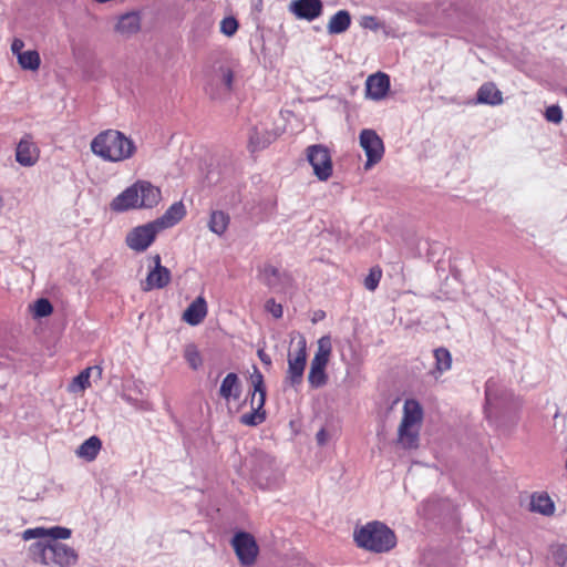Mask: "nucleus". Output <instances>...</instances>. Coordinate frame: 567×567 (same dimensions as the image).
<instances>
[{"instance_id":"obj_27","label":"nucleus","mask_w":567,"mask_h":567,"mask_svg":"<svg viewBox=\"0 0 567 567\" xmlns=\"http://www.w3.org/2000/svg\"><path fill=\"white\" fill-rule=\"evenodd\" d=\"M331 353V339L329 336H323L318 340V349L311 362L328 365Z\"/></svg>"},{"instance_id":"obj_15","label":"nucleus","mask_w":567,"mask_h":567,"mask_svg":"<svg viewBox=\"0 0 567 567\" xmlns=\"http://www.w3.org/2000/svg\"><path fill=\"white\" fill-rule=\"evenodd\" d=\"M186 216V207L182 200L172 204L165 213L157 219L155 224L159 230L171 228L178 224Z\"/></svg>"},{"instance_id":"obj_41","label":"nucleus","mask_w":567,"mask_h":567,"mask_svg":"<svg viewBox=\"0 0 567 567\" xmlns=\"http://www.w3.org/2000/svg\"><path fill=\"white\" fill-rule=\"evenodd\" d=\"M266 310L269 311L276 319H279L284 315L282 306L277 303L274 299H269L266 302Z\"/></svg>"},{"instance_id":"obj_17","label":"nucleus","mask_w":567,"mask_h":567,"mask_svg":"<svg viewBox=\"0 0 567 567\" xmlns=\"http://www.w3.org/2000/svg\"><path fill=\"white\" fill-rule=\"evenodd\" d=\"M423 420V410L421 404L412 399H409L404 402L403 405V416L401 420V425L405 426H417L421 427Z\"/></svg>"},{"instance_id":"obj_1","label":"nucleus","mask_w":567,"mask_h":567,"mask_svg":"<svg viewBox=\"0 0 567 567\" xmlns=\"http://www.w3.org/2000/svg\"><path fill=\"white\" fill-rule=\"evenodd\" d=\"M91 151L106 162L117 163L133 157L136 146L121 131L109 128L102 131L92 140Z\"/></svg>"},{"instance_id":"obj_36","label":"nucleus","mask_w":567,"mask_h":567,"mask_svg":"<svg viewBox=\"0 0 567 567\" xmlns=\"http://www.w3.org/2000/svg\"><path fill=\"white\" fill-rule=\"evenodd\" d=\"M52 312H53V307H52L51 302L45 298L38 299L33 305L34 317H38V318L48 317Z\"/></svg>"},{"instance_id":"obj_45","label":"nucleus","mask_w":567,"mask_h":567,"mask_svg":"<svg viewBox=\"0 0 567 567\" xmlns=\"http://www.w3.org/2000/svg\"><path fill=\"white\" fill-rule=\"evenodd\" d=\"M258 355L260 358V360L266 363V364H270L271 363V360L270 358L262 351V350H259L258 351Z\"/></svg>"},{"instance_id":"obj_44","label":"nucleus","mask_w":567,"mask_h":567,"mask_svg":"<svg viewBox=\"0 0 567 567\" xmlns=\"http://www.w3.org/2000/svg\"><path fill=\"white\" fill-rule=\"evenodd\" d=\"M316 437H317L318 444L323 445L326 443V441H327V433H326L324 429H321L317 433Z\"/></svg>"},{"instance_id":"obj_9","label":"nucleus","mask_w":567,"mask_h":567,"mask_svg":"<svg viewBox=\"0 0 567 567\" xmlns=\"http://www.w3.org/2000/svg\"><path fill=\"white\" fill-rule=\"evenodd\" d=\"M359 143L367 156V162L364 164L365 169H370L381 162L384 155V144L374 130H362L359 135Z\"/></svg>"},{"instance_id":"obj_16","label":"nucleus","mask_w":567,"mask_h":567,"mask_svg":"<svg viewBox=\"0 0 567 567\" xmlns=\"http://www.w3.org/2000/svg\"><path fill=\"white\" fill-rule=\"evenodd\" d=\"M207 302L203 296H198L184 311L182 319L190 326L199 324L207 316Z\"/></svg>"},{"instance_id":"obj_20","label":"nucleus","mask_w":567,"mask_h":567,"mask_svg":"<svg viewBox=\"0 0 567 567\" xmlns=\"http://www.w3.org/2000/svg\"><path fill=\"white\" fill-rule=\"evenodd\" d=\"M115 30L125 37L136 34L141 30V16L137 12H128L121 16Z\"/></svg>"},{"instance_id":"obj_8","label":"nucleus","mask_w":567,"mask_h":567,"mask_svg":"<svg viewBox=\"0 0 567 567\" xmlns=\"http://www.w3.org/2000/svg\"><path fill=\"white\" fill-rule=\"evenodd\" d=\"M307 159L319 181L326 182L332 176L333 165L329 150L321 145H310L306 150Z\"/></svg>"},{"instance_id":"obj_12","label":"nucleus","mask_w":567,"mask_h":567,"mask_svg":"<svg viewBox=\"0 0 567 567\" xmlns=\"http://www.w3.org/2000/svg\"><path fill=\"white\" fill-rule=\"evenodd\" d=\"M154 264L153 269L150 270L145 281L143 282V290L151 291L153 289H162L166 287L172 279L168 268L162 266V259L158 254L152 257Z\"/></svg>"},{"instance_id":"obj_32","label":"nucleus","mask_w":567,"mask_h":567,"mask_svg":"<svg viewBox=\"0 0 567 567\" xmlns=\"http://www.w3.org/2000/svg\"><path fill=\"white\" fill-rule=\"evenodd\" d=\"M435 368L440 373L451 369L452 355L446 348H437L434 350Z\"/></svg>"},{"instance_id":"obj_34","label":"nucleus","mask_w":567,"mask_h":567,"mask_svg":"<svg viewBox=\"0 0 567 567\" xmlns=\"http://www.w3.org/2000/svg\"><path fill=\"white\" fill-rule=\"evenodd\" d=\"M92 368L89 367L82 370L71 383L72 391H84L85 389L91 386L90 378H91Z\"/></svg>"},{"instance_id":"obj_21","label":"nucleus","mask_w":567,"mask_h":567,"mask_svg":"<svg viewBox=\"0 0 567 567\" xmlns=\"http://www.w3.org/2000/svg\"><path fill=\"white\" fill-rule=\"evenodd\" d=\"M476 100L480 104L498 105L503 102V95L493 82H486L478 89Z\"/></svg>"},{"instance_id":"obj_10","label":"nucleus","mask_w":567,"mask_h":567,"mask_svg":"<svg viewBox=\"0 0 567 567\" xmlns=\"http://www.w3.org/2000/svg\"><path fill=\"white\" fill-rule=\"evenodd\" d=\"M161 233L155 221L134 227L125 238V243L128 248L134 251H145L156 239V236Z\"/></svg>"},{"instance_id":"obj_37","label":"nucleus","mask_w":567,"mask_h":567,"mask_svg":"<svg viewBox=\"0 0 567 567\" xmlns=\"http://www.w3.org/2000/svg\"><path fill=\"white\" fill-rule=\"evenodd\" d=\"M45 537H50V540L54 542H59L60 539H68L71 537V529L61 526L47 528Z\"/></svg>"},{"instance_id":"obj_14","label":"nucleus","mask_w":567,"mask_h":567,"mask_svg":"<svg viewBox=\"0 0 567 567\" xmlns=\"http://www.w3.org/2000/svg\"><path fill=\"white\" fill-rule=\"evenodd\" d=\"M365 86L367 95L374 101H380L390 90V76L383 72L372 74L368 76Z\"/></svg>"},{"instance_id":"obj_31","label":"nucleus","mask_w":567,"mask_h":567,"mask_svg":"<svg viewBox=\"0 0 567 567\" xmlns=\"http://www.w3.org/2000/svg\"><path fill=\"white\" fill-rule=\"evenodd\" d=\"M228 225L229 216L226 213L221 210H214L210 214V219L208 223L210 231L220 236L227 230Z\"/></svg>"},{"instance_id":"obj_18","label":"nucleus","mask_w":567,"mask_h":567,"mask_svg":"<svg viewBox=\"0 0 567 567\" xmlns=\"http://www.w3.org/2000/svg\"><path fill=\"white\" fill-rule=\"evenodd\" d=\"M276 137L277 135L268 130L254 127L249 134L248 150L251 153L265 150L276 140Z\"/></svg>"},{"instance_id":"obj_30","label":"nucleus","mask_w":567,"mask_h":567,"mask_svg":"<svg viewBox=\"0 0 567 567\" xmlns=\"http://www.w3.org/2000/svg\"><path fill=\"white\" fill-rule=\"evenodd\" d=\"M258 278L269 288L276 287L280 284L281 274L278 268L270 264L264 265L259 268Z\"/></svg>"},{"instance_id":"obj_26","label":"nucleus","mask_w":567,"mask_h":567,"mask_svg":"<svg viewBox=\"0 0 567 567\" xmlns=\"http://www.w3.org/2000/svg\"><path fill=\"white\" fill-rule=\"evenodd\" d=\"M101 447V440L97 436H91L79 446L76 454L78 456L92 462L96 458Z\"/></svg>"},{"instance_id":"obj_22","label":"nucleus","mask_w":567,"mask_h":567,"mask_svg":"<svg viewBox=\"0 0 567 567\" xmlns=\"http://www.w3.org/2000/svg\"><path fill=\"white\" fill-rule=\"evenodd\" d=\"M420 427L399 425L398 429V443L404 450H414L419 447Z\"/></svg>"},{"instance_id":"obj_6","label":"nucleus","mask_w":567,"mask_h":567,"mask_svg":"<svg viewBox=\"0 0 567 567\" xmlns=\"http://www.w3.org/2000/svg\"><path fill=\"white\" fill-rule=\"evenodd\" d=\"M230 544L240 566L250 567L256 564L259 556V546L254 535L248 532H237Z\"/></svg>"},{"instance_id":"obj_42","label":"nucleus","mask_w":567,"mask_h":567,"mask_svg":"<svg viewBox=\"0 0 567 567\" xmlns=\"http://www.w3.org/2000/svg\"><path fill=\"white\" fill-rule=\"evenodd\" d=\"M24 42L20 38H14L11 43V52L18 58L19 54L23 53Z\"/></svg>"},{"instance_id":"obj_35","label":"nucleus","mask_w":567,"mask_h":567,"mask_svg":"<svg viewBox=\"0 0 567 567\" xmlns=\"http://www.w3.org/2000/svg\"><path fill=\"white\" fill-rule=\"evenodd\" d=\"M382 278V269L380 266H374L370 269L368 276L364 278V287L370 290L374 291Z\"/></svg>"},{"instance_id":"obj_4","label":"nucleus","mask_w":567,"mask_h":567,"mask_svg":"<svg viewBox=\"0 0 567 567\" xmlns=\"http://www.w3.org/2000/svg\"><path fill=\"white\" fill-rule=\"evenodd\" d=\"M29 556L35 564L55 567H72L79 560V555L73 547L54 540L31 544Z\"/></svg>"},{"instance_id":"obj_39","label":"nucleus","mask_w":567,"mask_h":567,"mask_svg":"<svg viewBox=\"0 0 567 567\" xmlns=\"http://www.w3.org/2000/svg\"><path fill=\"white\" fill-rule=\"evenodd\" d=\"M545 117L548 122L559 124L563 121V112L558 105H551L546 109Z\"/></svg>"},{"instance_id":"obj_3","label":"nucleus","mask_w":567,"mask_h":567,"mask_svg":"<svg viewBox=\"0 0 567 567\" xmlns=\"http://www.w3.org/2000/svg\"><path fill=\"white\" fill-rule=\"evenodd\" d=\"M353 539L359 548L375 554L388 553L396 546L395 533L379 520L369 522L361 527H357Z\"/></svg>"},{"instance_id":"obj_40","label":"nucleus","mask_w":567,"mask_h":567,"mask_svg":"<svg viewBox=\"0 0 567 567\" xmlns=\"http://www.w3.org/2000/svg\"><path fill=\"white\" fill-rule=\"evenodd\" d=\"M47 528L45 527H35L28 528L22 533L23 540H30L35 538H45Z\"/></svg>"},{"instance_id":"obj_5","label":"nucleus","mask_w":567,"mask_h":567,"mask_svg":"<svg viewBox=\"0 0 567 567\" xmlns=\"http://www.w3.org/2000/svg\"><path fill=\"white\" fill-rule=\"evenodd\" d=\"M251 383L254 386V392L250 399V406L252 411L243 414L240 416V423L248 426H256L265 421V412L262 411V408L266 402L264 375L257 368H255V371L251 374Z\"/></svg>"},{"instance_id":"obj_28","label":"nucleus","mask_w":567,"mask_h":567,"mask_svg":"<svg viewBox=\"0 0 567 567\" xmlns=\"http://www.w3.org/2000/svg\"><path fill=\"white\" fill-rule=\"evenodd\" d=\"M17 60L20 68L25 71L35 72L41 65V58L37 50L24 51L18 55Z\"/></svg>"},{"instance_id":"obj_19","label":"nucleus","mask_w":567,"mask_h":567,"mask_svg":"<svg viewBox=\"0 0 567 567\" xmlns=\"http://www.w3.org/2000/svg\"><path fill=\"white\" fill-rule=\"evenodd\" d=\"M241 394V384L238 375L234 372L228 373L221 381L219 395L227 402L238 400Z\"/></svg>"},{"instance_id":"obj_23","label":"nucleus","mask_w":567,"mask_h":567,"mask_svg":"<svg viewBox=\"0 0 567 567\" xmlns=\"http://www.w3.org/2000/svg\"><path fill=\"white\" fill-rule=\"evenodd\" d=\"M235 71L229 64H220L214 72L212 82L223 85L225 93L229 94L234 89Z\"/></svg>"},{"instance_id":"obj_2","label":"nucleus","mask_w":567,"mask_h":567,"mask_svg":"<svg viewBox=\"0 0 567 567\" xmlns=\"http://www.w3.org/2000/svg\"><path fill=\"white\" fill-rule=\"evenodd\" d=\"M162 198L161 189L147 181H137L113 198L110 208L115 213L153 208Z\"/></svg>"},{"instance_id":"obj_29","label":"nucleus","mask_w":567,"mask_h":567,"mask_svg":"<svg viewBox=\"0 0 567 567\" xmlns=\"http://www.w3.org/2000/svg\"><path fill=\"white\" fill-rule=\"evenodd\" d=\"M327 365L310 363V371L308 373V382L311 388L319 389L327 384L328 375L326 373Z\"/></svg>"},{"instance_id":"obj_33","label":"nucleus","mask_w":567,"mask_h":567,"mask_svg":"<svg viewBox=\"0 0 567 567\" xmlns=\"http://www.w3.org/2000/svg\"><path fill=\"white\" fill-rule=\"evenodd\" d=\"M184 358L193 370H198L203 365L202 354L194 343H189L185 347Z\"/></svg>"},{"instance_id":"obj_38","label":"nucleus","mask_w":567,"mask_h":567,"mask_svg":"<svg viewBox=\"0 0 567 567\" xmlns=\"http://www.w3.org/2000/svg\"><path fill=\"white\" fill-rule=\"evenodd\" d=\"M238 27V21L234 17H226L220 22V32L227 37H233Z\"/></svg>"},{"instance_id":"obj_7","label":"nucleus","mask_w":567,"mask_h":567,"mask_svg":"<svg viewBox=\"0 0 567 567\" xmlns=\"http://www.w3.org/2000/svg\"><path fill=\"white\" fill-rule=\"evenodd\" d=\"M295 352L288 353V370L286 382L291 386L300 385L307 363V341L302 334H298Z\"/></svg>"},{"instance_id":"obj_11","label":"nucleus","mask_w":567,"mask_h":567,"mask_svg":"<svg viewBox=\"0 0 567 567\" xmlns=\"http://www.w3.org/2000/svg\"><path fill=\"white\" fill-rule=\"evenodd\" d=\"M40 148L31 134H24L16 147V161L23 167L34 166L40 158Z\"/></svg>"},{"instance_id":"obj_25","label":"nucleus","mask_w":567,"mask_h":567,"mask_svg":"<svg viewBox=\"0 0 567 567\" xmlns=\"http://www.w3.org/2000/svg\"><path fill=\"white\" fill-rule=\"evenodd\" d=\"M530 511L550 516L555 512V505L547 493H534L530 497Z\"/></svg>"},{"instance_id":"obj_13","label":"nucleus","mask_w":567,"mask_h":567,"mask_svg":"<svg viewBox=\"0 0 567 567\" xmlns=\"http://www.w3.org/2000/svg\"><path fill=\"white\" fill-rule=\"evenodd\" d=\"M321 0H295L290 3V11L299 19L312 21L322 14Z\"/></svg>"},{"instance_id":"obj_24","label":"nucleus","mask_w":567,"mask_h":567,"mask_svg":"<svg viewBox=\"0 0 567 567\" xmlns=\"http://www.w3.org/2000/svg\"><path fill=\"white\" fill-rule=\"evenodd\" d=\"M351 25V14L347 10H339L328 21L327 31L329 34H341Z\"/></svg>"},{"instance_id":"obj_43","label":"nucleus","mask_w":567,"mask_h":567,"mask_svg":"<svg viewBox=\"0 0 567 567\" xmlns=\"http://www.w3.org/2000/svg\"><path fill=\"white\" fill-rule=\"evenodd\" d=\"M362 25L374 30L378 29V23L374 17H365Z\"/></svg>"}]
</instances>
